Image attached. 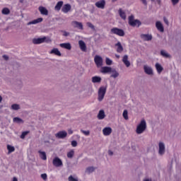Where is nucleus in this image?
<instances>
[{
    "label": "nucleus",
    "instance_id": "nucleus-1",
    "mask_svg": "<svg viewBox=\"0 0 181 181\" xmlns=\"http://www.w3.org/2000/svg\"><path fill=\"white\" fill-rule=\"evenodd\" d=\"M146 129V121L145 119H142L140 123L137 125L136 132L138 135H141V134H144Z\"/></svg>",
    "mask_w": 181,
    "mask_h": 181
},
{
    "label": "nucleus",
    "instance_id": "nucleus-2",
    "mask_svg": "<svg viewBox=\"0 0 181 181\" xmlns=\"http://www.w3.org/2000/svg\"><path fill=\"white\" fill-rule=\"evenodd\" d=\"M129 25L133 28H135V26L139 28V26L142 25V23H141L139 20H135L134 15H132L129 16Z\"/></svg>",
    "mask_w": 181,
    "mask_h": 181
},
{
    "label": "nucleus",
    "instance_id": "nucleus-3",
    "mask_svg": "<svg viewBox=\"0 0 181 181\" xmlns=\"http://www.w3.org/2000/svg\"><path fill=\"white\" fill-rule=\"evenodd\" d=\"M105 93H107V88L105 86H101L99 88L98 92V101L101 102V101H103V100H104V97H105Z\"/></svg>",
    "mask_w": 181,
    "mask_h": 181
},
{
    "label": "nucleus",
    "instance_id": "nucleus-4",
    "mask_svg": "<svg viewBox=\"0 0 181 181\" xmlns=\"http://www.w3.org/2000/svg\"><path fill=\"white\" fill-rule=\"evenodd\" d=\"M111 33L117 35V36L123 37L125 36V32L124 30L118 28H113L110 30Z\"/></svg>",
    "mask_w": 181,
    "mask_h": 181
},
{
    "label": "nucleus",
    "instance_id": "nucleus-5",
    "mask_svg": "<svg viewBox=\"0 0 181 181\" xmlns=\"http://www.w3.org/2000/svg\"><path fill=\"white\" fill-rule=\"evenodd\" d=\"M49 40V38L47 37H43L41 38H34L33 40V43L34 45H40L42 43H45V42H47Z\"/></svg>",
    "mask_w": 181,
    "mask_h": 181
},
{
    "label": "nucleus",
    "instance_id": "nucleus-6",
    "mask_svg": "<svg viewBox=\"0 0 181 181\" xmlns=\"http://www.w3.org/2000/svg\"><path fill=\"white\" fill-rule=\"evenodd\" d=\"M52 165L55 166V168H60L63 166V161L59 157H55L52 160Z\"/></svg>",
    "mask_w": 181,
    "mask_h": 181
},
{
    "label": "nucleus",
    "instance_id": "nucleus-7",
    "mask_svg": "<svg viewBox=\"0 0 181 181\" xmlns=\"http://www.w3.org/2000/svg\"><path fill=\"white\" fill-rule=\"evenodd\" d=\"M94 62L96 64L97 67H102L103 66V57L99 55H96L94 57Z\"/></svg>",
    "mask_w": 181,
    "mask_h": 181
},
{
    "label": "nucleus",
    "instance_id": "nucleus-8",
    "mask_svg": "<svg viewBox=\"0 0 181 181\" xmlns=\"http://www.w3.org/2000/svg\"><path fill=\"white\" fill-rule=\"evenodd\" d=\"M144 73H146V74H148V76L153 75V69H152V67H151L148 65H144Z\"/></svg>",
    "mask_w": 181,
    "mask_h": 181
},
{
    "label": "nucleus",
    "instance_id": "nucleus-9",
    "mask_svg": "<svg viewBox=\"0 0 181 181\" xmlns=\"http://www.w3.org/2000/svg\"><path fill=\"white\" fill-rule=\"evenodd\" d=\"M56 138H58V139H64L66 136H67V132L66 131H61L58 133L55 134Z\"/></svg>",
    "mask_w": 181,
    "mask_h": 181
},
{
    "label": "nucleus",
    "instance_id": "nucleus-10",
    "mask_svg": "<svg viewBox=\"0 0 181 181\" xmlns=\"http://www.w3.org/2000/svg\"><path fill=\"white\" fill-rule=\"evenodd\" d=\"M96 8L104 9L105 8V0H100L95 4Z\"/></svg>",
    "mask_w": 181,
    "mask_h": 181
},
{
    "label": "nucleus",
    "instance_id": "nucleus-11",
    "mask_svg": "<svg viewBox=\"0 0 181 181\" xmlns=\"http://www.w3.org/2000/svg\"><path fill=\"white\" fill-rule=\"evenodd\" d=\"M71 25L74 26V28H77V29H79L80 30H83L84 29L83 23H80L78 21H72Z\"/></svg>",
    "mask_w": 181,
    "mask_h": 181
},
{
    "label": "nucleus",
    "instance_id": "nucleus-12",
    "mask_svg": "<svg viewBox=\"0 0 181 181\" xmlns=\"http://www.w3.org/2000/svg\"><path fill=\"white\" fill-rule=\"evenodd\" d=\"M165 144L160 142L159 143V155L162 156L165 155Z\"/></svg>",
    "mask_w": 181,
    "mask_h": 181
},
{
    "label": "nucleus",
    "instance_id": "nucleus-13",
    "mask_svg": "<svg viewBox=\"0 0 181 181\" xmlns=\"http://www.w3.org/2000/svg\"><path fill=\"white\" fill-rule=\"evenodd\" d=\"M78 45H79V47L82 52H87V45H86V42H84V41H83L81 40H79Z\"/></svg>",
    "mask_w": 181,
    "mask_h": 181
},
{
    "label": "nucleus",
    "instance_id": "nucleus-14",
    "mask_svg": "<svg viewBox=\"0 0 181 181\" xmlns=\"http://www.w3.org/2000/svg\"><path fill=\"white\" fill-rule=\"evenodd\" d=\"M112 132V129L111 127H105L103 129V133L105 136H108L109 135H111Z\"/></svg>",
    "mask_w": 181,
    "mask_h": 181
},
{
    "label": "nucleus",
    "instance_id": "nucleus-15",
    "mask_svg": "<svg viewBox=\"0 0 181 181\" xmlns=\"http://www.w3.org/2000/svg\"><path fill=\"white\" fill-rule=\"evenodd\" d=\"M71 10V5L66 4L65 5L63 6L62 8V11L64 13H68L69 11Z\"/></svg>",
    "mask_w": 181,
    "mask_h": 181
},
{
    "label": "nucleus",
    "instance_id": "nucleus-16",
    "mask_svg": "<svg viewBox=\"0 0 181 181\" xmlns=\"http://www.w3.org/2000/svg\"><path fill=\"white\" fill-rule=\"evenodd\" d=\"M141 38L146 42H149V40H152V35L141 34Z\"/></svg>",
    "mask_w": 181,
    "mask_h": 181
},
{
    "label": "nucleus",
    "instance_id": "nucleus-17",
    "mask_svg": "<svg viewBox=\"0 0 181 181\" xmlns=\"http://www.w3.org/2000/svg\"><path fill=\"white\" fill-rule=\"evenodd\" d=\"M39 11L41 15H45V16H47V15H49V11H47V8L45 7L40 6Z\"/></svg>",
    "mask_w": 181,
    "mask_h": 181
},
{
    "label": "nucleus",
    "instance_id": "nucleus-18",
    "mask_svg": "<svg viewBox=\"0 0 181 181\" xmlns=\"http://www.w3.org/2000/svg\"><path fill=\"white\" fill-rule=\"evenodd\" d=\"M62 49H66V50H71V44L70 42L62 43L59 45Z\"/></svg>",
    "mask_w": 181,
    "mask_h": 181
},
{
    "label": "nucleus",
    "instance_id": "nucleus-19",
    "mask_svg": "<svg viewBox=\"0 0 181 181\" xmlns=\"http://www.w3.org/2000/svg\"><path fill=\"white\" fill-rule=\"evenodd\" d=\"M112 71V69L110 66H103L101 68V73L107 74V73H111Z\"/></svg>",
    "mask_w": 181,
    "mask_h": 181
},
{
    "label": "nucleus",
    "instance_id": "nucleus-20",
    "mask_svg": "<svg viewBox=\"0 0 181 181\" xmlns=\"http://www.w3.org/2000/svg\"><path fill=\"white\" fill-rule=\"evenodd\" d=\"M40 22H43V18H38L35 20H33V21H30L28 23V25H36L37 23H40Z\"/></svg>",
    "mask_w": 181,
    "mask_h": 181
},
{
    "label": "nucleus",
    "instance_id": "nucleus-21",
    "mask_svg": "<svg viewBox=\"0 0 181 181\" xmlns=\"http://www.w3.org/2000/svg\"><path fill=\"white\" fill-rule=\"evenodd\" d=\"M122 62L126 67H129V66H131V62L128 60V55H124L123 57Z\"/></svg>",
    "mask_w": 181,
    "mask_h": 181
},
{
    "label": "nucleus",
    "instance_id": "nucleus-22",
    "mask_svg": "<svg viewBox=\"0 0 181 181\" xmlns=\"http://www.w3.org/2000/svg\"><path fill=\"white\" fill-rule=\"evenodd\" d=\"M118 13H119L120 18H122L123 19V21H125L127 19V14L125 13V11H124L122 10V8L119 9Z\"/></svg>",
    "mask_w": 181,
    "mask_h": 181
},
{
    "label": "nucleus",
    "instance_id": "nucleus-23",
    "mask_svg": "<svg viewBox=\"0 0 181 181\" xmlns=\"http://www.w3.org/2000/svg\"><path fill=\"white\" fill-rule=\"evenodd\" d=\"M160 55L163 57H165V59H170V57H172V56H170V54L169 53H168V52H166L163 49L160 51Z\"/></svg>",
    "mask_w": 181,
    "mask_h": 181
},
{
    "label": "nucleus",
    "instance_id": "nucleus-24",
    "mask_svg": "<svg viewBox=\"0 0 181 181\" xmlns=\"http://www.w3.org/2000/svg\"><path fill=\"white\" fill-rule=\"evenodd\" d=\"M50 54H55L56 56H62V52L57 48H54L51 50Z\"/></svg>",
    "mask_w": 181,
    "mask_h": 181
},
{
    "label": "nucleus",
    "instance_id": "nucleus-25",
    "mask_svg": "<svg viewBox=\"0 0 181 181\" xmlns=\"http://www.w3.org/2000/svg\"><path fill=\"white\" fill-rule=\"evenodd\" d=\"M98 119H104V118H105V112L104 110H101L99 111L98 114Z\"/></svg>",
    "mask_w": 181,
    "mask_h": 181
},
{
    "label": "nucleus",
    "instance_id": "nucleus-26",
    "mask_svg": "<svg viewBox=\"0 0 181 181\" xmlns=\"http://www.w3.org/2000/svg\"><path fill=\"white\" fill-rule=\"evenodd\" d=\"M63 1H58L54 7L55 11H60L62 9V6H63Z\"/></svg>",
    "mask_w": 181,
    "mask_h": 181
},
{
    "label": "nucleus",
    "instance_id": "nucleus-27",
    "mask_svg": "<svg viewBox=\"0 0 181 181\" xmlns=\"http://www.w3.org/2000/svg\"><path fill=\"white\" fill-rule=\"evenodd\" d=\"M38 153H40V158L42 159V160H46L47 159V156H46V152L38 151Z\"/></svg>",
    "mask_w": 181,
    "mask_h": 181
},
{
    "label": "nucleus",
    "instance_id": "nucleus-28",
    "mask_svg": "<svg viewBox=\"0 0 181 181\" xmlns=\"http://www.w3.org/2000/svg\"><path fill=\"white\" fill-rule=\"evenodd\" d=\"M115 46H117V52L118 53H122L124 51V47H122V45H121V42H118Z\"/></svg>",
    "mask_w": 181,
    "mask_h": 181
},
{
    "label": "nucleus",
    "instance_id": "nucleus-29",
    "mask_svg": "<svg viewBox=\"0 0 181 181\" xmlns=\"http://www.w3.org/2000/svg\"><path fill=\"white\" fill-rule=\"evenodd\" d=\"M97 168L93 167V166H90V167H88L86 169V173H88V175H90V173H93V172H94V170H95Z\"/></svg>",
    "mask_w": 181,
    "mask_h": 181
},
{
    "label": "nucleus",
    "instance_id": "nucleus-30",
    "mask_svg": "<svg viewBox=\"0 0 181 181\" xmlns=\"http://www.w3.org/2000/svg\"><path fill=\"white\" fill-rule=\"evenodd\" d=\"M101 80H102L101 77H100V76H95L92 77V83H101Z\"/></svg>",
    "mask_w": 181,
    "mask_h": 181
},
{
    "label": "nucleus",
    "instance_id": "nucleus-31",
    "mask_svg": "<svg viewBox=\"0 0 181 181\" xmlns=\"http://www.w3.org/2000/svg\"><path fill=\"white\" fill-rule=\"evenodd\" d=\"M13 122H16V124H23V119H22L21 117H14L13 119Z\"/></svg>",
    "mask_w": 181,
    "mask_h": 181
},
{
    "label": "nucleus",
    "instance_id": "nucleus-32",
    "mask_svg": "<svg viewBox=\"0 0 181 181\" xmlns=\"http://www.w3.org/2000/svg\"><path fill=\"white\" fill-rule=\"evenodd\" d=\"M66 156L69 158V159H72V158L74 156V150H71L69 151L66 154Z\"/></svg>",
    "mask_w": 181,
    "mask_h": 181
},
{
    "label": "nucleus",
    "instance_id": "nucleus-33",
    "mask_svg": "<svg viewBox=\"0 0 181 181\" xmlns=\"http://www.w3.org/2000/svg\"><path fill=\"white\" fill-rule=\"evenodd\" d=\"M11 110H13L14 111H18V110H21V105L18 104H13L11 105Z\"/></svg>",
    "mask_w": 181,
    "mask_h": 181
},
{
    "label": "nucleus",
    "instance_id": "nucleus-34",
    "mask_svg": "<svg viewBox=\"0 0 181 181\" xmlns=\"http://www.w3.org/2000/svg\"><path fill=\"white\" fill-rule=\"evenodd\" d=\"M7 149L8 151V153H12V152H15V147L11 145H7Z\"/></svg>",
    "mask_w": 181,
    "mask_h": 181
},
{
    "label": "nucleus",
    "instance_id": "nucleus-35",
    "mask_svg": "<svg viewBox=\"0 0 181 181\" xmlns=\"http://www.w3.org/2000/svg\"><path fill=\"white\" fill-rule=\"evenodd\" d=\"M3 15H9L11 13V11L8 8H4L2 10Z\"/></svg>",
    "mask_w": 181,
    "mask_h": 181
},
{
    "label": "nucleus",
    "instance_id": "nucleus-36",
    "mask_svg": "<svg viewBox=\"0 0 181 181\" xmlns=\"http://www.w3.org/2000/svg\"><path fill=\"white\" fill-rule=\"evenodd\" d=\"M159 32H161V33H163L165 32V28L163 27V24L162 23H159Z\"/></svg>",
    "mask_w": 181,
    "mask_h": 181
},
{
    "label": "nucleus",
    "instance_id": "nucleus-37",
    "mask_svg": "<svg viewBox=\"0 0 181 181\" xmlns=\"http://www.w3.org/2000/svg\"><path fill=\"white\" fill-rule=\"evenodd\" d=\"M112 73L113 74L111 75V77H113V78H117V77H118V76H119V74L115 70L113 71Z\"/></svg>",
    "mask_w": 181,
    "mask_h": 181
},
{
    "label": "nucleus",
    "instance_id": "nucleus-38",
    "mask_svg": "<svg viewBox=\"0 0 181 181\" xmlns=\"http://www.w3.org/2000/svg\"><path fill=\"white\" fill-rule=\"evenodd\" d=\"M123 118H124V119H126V120L128 119V110H124L123 111Z\"/></svg>",
    "mask_w": 181,
    "mask_h": 181
},
{
    "label": "nucleus",
    "instance_id": "nucleus-39",
    "mask_svg": "<svg viewBox=\"0 0 181 181\" xmlns=\"http://www.w3.org/2000/svg\"><path fill=\"white\" fill-rule=\"evenodd\" d=\"M106 64L107 66H111L112 64V60H111L110 58H106Z\"/></svg>",
    "mask_w": 181,
    "mask_h": 181
},
{
    "label": "nucleus",
    "instance_id": "nucleus-40",
    "mask_svg": "<svg viewBox=\"0 0 181 181\" xmlns=\"http://www.w3.org/2000/svg\"><path fill=\"white\" fill-rule=\"evenodd\" d=\"M28 134L29 132H23L21 135V139H25V136H26V135H28Z\"/></svg>",
    "mask_w": 181,
    "mask_h": 181
},
{
    "label": "nucleus",
    "instance_id": "nucleus-41",
    "mask_svg": "<svg viewBox=\"0 0 181 181\" xmlns=\"http://www.w3.org/2000/svg\"><path fill=\"white\" fill-rule=\"evenodd\" d=\"M81 132H82V134H83L86 136H88V135H90V131H88H88L81 130Z\"/></svg>",
    "mask_w": 181,
    "mask_h": 181
},
{
    "label": "nucleus",
    "instance_id": "nucleus-42",
    "mask_svg": "<svg viewBox=\"0 0 181 181\" xmlns=\"http://www.w3.org/2000/svg\"><path fill=\"white\" fill-rule=\"evenodd\" d=\"M69 181H78L77 178H74L72 175H70L68 178Z\"/></svg>",
    "mask_w": 181,
    "mask_h": 181
},
{
    "label": "nucleus",
    "instance_id": "nucleus-43",
    "mask_svg": "<svg viewBox=\"0 0 181 181\" xmlns=\"http://www.w3.org/2000/svg\"><path fill=\"white\" fill-rule=\"evenodd\" d=\"M41 177H42V179H43V180H47V174H46V173L42 174Z\"/></svg>",
    "mask_w": 181,
    "mask_h": 181
},
{
    "label": "nucleus",
    "instance_id": "nucleus-44",
    "mask_svg": "<svg viewBox=\"0 0 181 181\" xmlns=\"http://www.w3.org/2000/svg\"><path fill=\"white\" fill-rule=\"evenodd\" d=\"M71 145L74 147L76 148V146H77V141L74 140L71 141Z\"/></svg>",
    "mask_w": 181,
    "mask_h": 181
},
{
    "label": "nucleus",
    "instance_id": "nucleus-45",
    "mask_svg": "<svg viewBox=\"0 0 181 181\" xmlns=\"http://www.w3.org/2000/svg\"><path fill=\"white\" fill-rule=\"evenodd\" d=\"M87 26H88V28H90V29H95L94 25H93V23L90 22L87 23Z\"/></svg>",
    "mask_w": 181,
    "mask_h": 181
},
{
    "label": "nucleus",
    "instance_id": "nucleus-46",
    "mask_svg": "<svg viewBox=\"0 0 181 181\" xmlns=\"http://www.w3.org/2000/svg\"><path fill=\"white\" fill-rule=\"evenodd\" d=\"M179 1L180 0H171V2L173 4V5H176V4H179Z\"/></svg>",
    "mask_w": 181,
    "mask_h": 181
},
{
    "label": "nucleus",
    "instance_id": "nucleus-47",
    "mask_svg": "<svg viewBox=\"0 0 181 181\" xmlns=\"http://www.w3.org/2000/svg\"><path fill=\"white\" fill-rule=\"evenodd\" d=\"M163 21L167 25V26H169V21H168V18H166V17L163 18Z\"/></svg>",
    "mask_w": 181,
    "mask_h": 181
},
{
    "label": "nucleus",
    "instance_id": "nucleus-48",
    "mask_svg": "<svg viewBox=\"0 0 181 181\" xmlns=\"http://www.w3.org/2000/svg\"><path fill=\"white\" fill-rule=\"evenodd\" d=\"M3 59L4 60H9V57H8V55H3Z\"/></svg>",
    "mask_w": 181,
    "mask_h": 181
},
{
    "label": "nucleus",
    "instance_id": "nucleus-49",
    "mask_svg": "<svg viewBox=\"0 0 181 181\" xmlns=\"http://www.w3.org/2000/svg\"><path fill=\"white\" fill-rule=\"evenodd\" d=\"M156 69L157 71L159 73V63L156 64Z\"/></svg>",
    "mask_w": 181,
    "mask_h": 181
},
{
    "label": "nucleus",
    "instance_id": "nucleus-50",
    "mask_svg": "<svg viewBox=\"0 0 181 181\" xmlns=\"http://www.w3.org/2000/svg\"><path fill=\"white\" fill-rule=\"evenodd\" d=\"M108 155H110V156H112V155H114V152H112V151H111V150H109Z\"/></svg>",
    "mask_w": 181,
    "mask_h": 181
},
{
    "label": "nucleus",
    "instance_id": "nucleus-51",
    "mask_svg": "<svg viewBox=\"0 0 181 181\" xmlns=\"http://www.w3.org/2000/svg\"><path fill=\"white\" fill-rule=\"evenodd\" d=\"M156 28L158 29V30H159V21H157V22L156 23Z\"/></svg>",
    "mask_w": 181,
    "mask_h": 181
},
{
    "label": "nucleus",
    "instance_id": "nucleus-52",
    "mask_svg": "<svg viewBox=\"0 0 181 181\" xmlns=\"http://www.w3.org/2000/svg\"><path fill=\"white\" fill-rule=\"evenodd\" d=\"M163 71V67H162V66L159 65V73H160V71Z\"/></svg>",
    "mask_w": 181,
    "mask_h": 181
},
{
    "label": "nucleus",
    "instance_id": "nucleus-53",
    "mask_svg": "<svg viewBox=\"0 0 181 181\" xmlns=\"http://www.w3.org/2000/svg\"><path fill=\"white\" fill-rule=\"evenodd\" d=\"M142 4H144V5H148V3L146 2V0H141Z\"/></svg>",
    "mask_w": 181,
    "mask_h": 181
},
{
    "label": "nucleus",
    "instance_id": "nucleus-54",
    "mask_svg": "<svg viewBox=\"0 0 181 181\" xmlns=\"http://www.w3.org/2000/svg\"><path fill=\"white\" fill-rule=\"evenodd\" d=\"M69 35H70V33H67L66 31L64 32V36L67 37V36H69Z\"/></svg>",
    "mask_w": 181,
    "mask_h": 181
},
{
    "label": "nucleus",
    "instance_id": "nucleus-55",
    "mask_svg": "<svg viewBox=\"0 0 181 181\" xmlns=\"http://www.w3.org/2000/svg\"><path fill=\"white\" fill-rule=\"evenodd\" d=\"M143 181H152V179H151V178H146V179H144Z\"/></svg>",
    "mask_w": 181,
    "mask_h": 181
},
{
    "label": "nucleus",
    "instance_id": "nucleus-56",
    "mask_svg": "<svg viewBox=\"0 0 181 181\" xmlns=\"http://www.w3.org/2000/svg\"><path fill=\"white\" fill-rule=\"evenodd\" d=\"M68 133L69 134V135H71V134H73V130L71 129L68 130Z\"/></svg>",
    "mask_w": 181,
    "mask_h": 181
},
{
    "label": "nucleus",
    "instance_id": "nucleus-57",
    "mask_svg": "<svg viewBox=\"0 0 181 181\" xmlns=\"http://www.w3.org/2000/svg\"><path fill=\"white\" fill-rule=\"evenodd\" d=\"M13 181H18V178H16V177H14L13 178Z\"/></svg>",
    "mask_w": 181,
    "mask_h": 181
},
{
    "label": "nucleus",
    "instance_id": "nucleus-58",
    "mask_svg": "<svg viewBox=\"0 0 181 181\" xmlns=\"http://www.w3.org/2000/svg\"><path fill=\"white\" fill-rule=\"evenodd\" d=\"M115 57H117V59H119L120 56L118 54H115Z\"/></svg>",
    "mask_w": 181,
    "mask_h": 181
},
{
    "label": "nucleus",
    "instance_id": "nucleus-59",
    "mask_svg": "<svg viewBox=\"0 0 181 181\" xmlns=\"http://www.w3.org/2000/svg\"><path fill=\"white\" fill-rule=\"evenodd\" d=\"M44 143H45V144H49V141L45 140V141H44Z\"/></svg>",
    "mask_w": 181,
    "mask_h": 181
},
{
    "label": "nucleus",
    "instance_id": "nucleus-60",
    "mask_svg": "<svg viewBox=\"0 0 181 181\" xmlns=\"http://www.w3.org/2000/svg\"><path fill=\"white\" fill-rule=\"evenodd\" d=\"M0 103H2V96L0 95Z\"/></svg>",
    "mask_w": 181,
    "mask_h": 181
},
{
    "label": "nucleus",
    "instance_id": "nucleus-61",
    "mask_svg": "<svg viewBox=\"0 0 181 181\" xmlns=\"http://www.w3.org/2000/svg\"><path fill=\"white\" fill-rule=\"evenodd\" d=\"M151 1H155V0H151Z\"/></svg>",
    "mask_w": 181,
    "mask_h": 181
}]
</instances>
